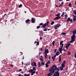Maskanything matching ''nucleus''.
<instances>
[{
  "label": "nucleus",
  "mask_w": 76,
  "mask_h": 76,
  "mask_svg": "<svg viewBox=\"0 0 76 76\" xmlns=\"http://www.w3.org/2000/svg\"><path fill=\"white\" fill-rule=\"evenodd\" d=\"M53 67L54 68V70H58L57 71L55 72L54 74L52 76H59V75L60 73L58 72H59V69L57 67V66L56 65H53Z\"/></svg>",
  "instance_id": "1"
},
{
  "label": "nucleus",
  "mask_w": 76,
  "mask_h": 76,
  "mask_svg": "<svg viewBox=\"0 0 76 76\" xmlns=\"http://www.w3.org/2000/svg\"><path fill=\"white\" fill-rule=\"evenodd\" d=\"M49 72H50L51 73L54 74V72H55V70H54V68L53 67V66H52V67H50L49 69Z\"/></svg>",
  "instance_id": "2"
},
{
  "label": "nucleus",
  "mask_w": 76,
  "mask_h": 76,
  "mask_svg": "<svg viewBox=\"0 0 76 76\" xmlns=\"http://www.w3.org/2000/svg\"><path fill=\"white\" fill-rule=\"evenodd\" d=\"M48 49H47L45 50L44 54H45V58H47V54L49 53Z\"/></svg>",
  "instance_id": "3"
},
{
  "label": "nucleus",
  "mask_w": 76,
  "mask_h": 76,
  "mask_svg": "<svg viewBox=\"0 0 76 76\" xmlns=\"http://www.w3.org/2000/svg\"><path fill=\"white\" fill-rule=\"evenodd\" d=\"M60 26H61L60 24H58L54 26V29H57L58 28V27H60Z\"/></svg>",
  "instance_id": "4"
},
{
  "label": "nucleus",
  "mask_w": 76,
  "mask_h": 76,
  "mask_svg": "<svg viewBox=\"0 0 76 76\" xmlns=\"http://www.w3.org/2000/svg\"><path fill=\"white\" fill-rule=\"evenodd\" d=\"M75 35H73L71 36V40L72 41H75Z\"/></svg>",
  "instance_id": "5"
},
{
  "label": "nucleus",
  "mask_w": 76,
  "mask_h": 76,
  "mask_svg": "<svg viewBox=\"0 0 76 76\" xmlns=\"http://www.w3.org/2000/svg\"><path fill=\"white\" fill-rule=\"evenodd\" d=\"M65 64H66V61H64V62L61 64V66L63 67H65Z\"/></svg>",
  "instance_id": "6"
},
{
  "label": "nucleus",
  "mask_w": 76,
  "mask_h": 76,
  "mask_svg": "<svg viewBox=\"0 0 76 76\" xmlns=\"http://www.w3.org/2000/svg\"><path fill=\"white\" fill-rule=\"evenodd\" d=\"M31 65L36 67L37 66V64L35 62H33L31 63Z\"/></svg>",
  "instance_id": "7"
},
{
  "label": "nucleus",
  "mask_w": 76,
  "mask_h": 76,
  "mask_svg": "<svg viewBox=\"0 0 76 76\" xmlns=\"http://www.w3.org/2000/svg\"><path fill=\"white\" fill-rule=\"evenodd\" d=\"M70 44H70V43H67L66 44V49H67V50H68V48L69 46H70Z\"/></svg>",
  "instance_id": "8"
},
{
  "label": "nucleus",
  "mask_w": 76,
  "mask_h": 76,
  "mask_svg": "<svg viewBox=\"0 0 76 76\" xmlns=\"http://www.w3.org/2000/svg\"><path fill=\"white\" fill-rule=\"evenodd\" d=\"M66 21H67V22H69V21H70V22H72L73 20H72V19H71L70 18H67V20H66Z\"/></svg>",
  "instance_id": "9"
},
{
  "label": "nucleus",
  "mask_w": 76,
  "mask_h": 76,
  "mask_svg": "<svg viewBox=\"0 0 76 76\" xmlns=\"http://www.w3.org/2000/svg\"><path fill=\"white\" fill-rule=\"evenodd\" d=\"M62 49L63 48H59V51L60 52V53H62Z\"/></svg>",
  "instance_id": "10"
},
{
  "label": "nucleus",
  "mask_w": 76,
  "mask_h": 76,
  "mask_svg": "<svg viewBox=\"0 0 76 76\" xmlns=\"http://www.w3.org/2000/svg\"><path fill=\"white\" fill-rule=\"evenodd\" d=\"M61 18V16H59L58 17H56L55 19V20H58V19H60V18Z\"/></svg>",
  "instance_id": "11"
},
{
  "label": "nucleus",
  "mask_w": 76,
  "mask_h": 76,
  "mask_svg": "<svg viewBox=\"0 0 76 76\" xmlns=\"http://www.w3.org/2000/svg\"><path fill=\"white\" fill-rule=\"evenodd\" d=\"M53 73H51V72H50L47 75L48 76H51L52 75H53Z\"/></svg>",
  "instance_id": "12"
},
{
  "label": "nucleus",
  "mask_w": 76,
  "mask_h": 76,
  "mask_svg": "<svg viewBox=\"0 0 76 76\" xmlns=\"http://www.w3.org/2000/svg\"><path fill=\"white\" fill-rule=\"evenodd\" d=\"M47 26V24H46V23L44 24L42 26V27L43 28H45V27H46Z\"/></svg>",
  "instance_id": "13"
},
{
  "label": "nucleus",
  "mask_w": 76,
  "mask_h": 76,
  "mask_svg": "<svg viewBox=\"0 0 76 76\" xmlns=\"http://www.w3.org/2000/svg\"><path fill=\"white\" fill-rule=\"evenodd\" d=\"M35 19L34 18H32L31 19V21L32 23H35Z\"/></svg>",
  "instance_id": "14"
},
{
  "label": "nucleus",
  "mask_w": 76,
  "mask_h": 76,
  "mask_svg": "<svg viewBox=\"0 0 76 76\" xmlns=\"http://www.w3.org/2000/svg\"><path fill=\"white\" fill-rule=\"evenodd\" d=\"M59 54H60V53L59 52H56V55H55V56H56H56H58Z\"/></svg>",
  "instance_id": "15"
},
{
  "label": "nucleus",
  "mask_w": 76,
  "mask_h": 76,
  "mask_svg": "<svg viewBox=\"0 0 76 76\" xmlns=\"http://www.w3.org/2000/svg\"><path fill=\"white\" fill-rule=\"evenodd\" d=\"M34 71H33L32 69H30V70L28 71V72H29V73H32Z\"/></svg>",
  "instance_id": "16"
},
{
  "label": "nucleus",
  "mask_w": 76,
  "mask_h": 76,
  "mask_svg": "<svg viewBox=\"0 0 76 76\" xmlns=\"http://www.w3.org/2000/svg\"><path fill=\"white\" fill-rule=\"evenodd\" d=\"M73 35H75V34H76V30H75L73 32Z\"/></svg>",
  "instance_id": "17"
},
{
  "label": "nucleus",
  "mask_w": 76,
  "mask_h": 76,
  "mask_svg": "<svg viewBox=\"0 0 76 76\" xmlns=\"http://www.w3.org/2000/svg\"><path fill=\"white\" fill-rule=\"evenodd\" d=\"M31 76H32V75H34V73H36V71H33V72H31Z\"/></svg>",
  "instance_id": "18"
},
{
  "label": "nucleus",
  "mask_w": 76,
  "mask_h": 76,
  "mask_svg": "<svg viewBox=\"0 0 76 76\" xmlns=\"http://www.w3.org/2000/svg\"><path fill=\"white\" fill-rule=\"evenodd\" d=\"M37 66H38V67H41V64H40V63H38Z\"/></svg>",
  "instance_id": "19"
},
{
  "label": "nucleus",
  "mask_w": 76,
  "mask_h": 76,
  "mask_svg": "<svg viewBox=\"0 0 76 76\" xmlns=\"http://www.w3.org/2000/svg\"><path fill=\"white\" fill-rule=\"evenodd\" d=\"M43 57L42 56H41V58H40V60H41V61H44V60H43L42 59L43 58Z\"/></svg>",
  "instance_id": "20"
},
{
  "label": "nucleus",
  "mask_w": 76,
  "mask_h": 76,
  "mask_svg": "<svg viewBox=\"0 0 76 76\" xmlns=\"http://www.w3.org/2000/svg\"><path fill=\"white\" fill-rule=\"evenodd\" d=\"M56 55H55L54 57L53 56H52V59H53V60L54 61L55 58H56Z\"/></svg>",
  "instance_id": "21"
},
{
  "label": "nucleus",
  "mask_w": 76,
  "mask_h": 76,
  "mask_svg": "<svg viewBox=\"0 0 76 76\" xmlns=\"http://www.w3.org/2000/svg\"><path fill=\"white\" fill-rule=\"evenodd\" d=\"M34 44H35L36 45H39V42H37L36 41L34 42Z\"/></svg>",
  "instance_id": "22"
},
{
  "label": "nucleus",
  "mask_w": 76,
  "mask_h": 76,
  "mask_svg": "<svg viewBox=\"0 0 76 76\" xmlns=\"http://www.w3.org/2000/svg\"><path fill=\"white\" fill-rule=\"evenodd\" d=\"M73 41H73V40H72L71 39V41H69V43H73Z\"/></svg>",
  "instance_id": "23"
},
{
  "label": "nucleus",
  "mask_w": 76,
  "mask_h": 76,
  "mask_svg": "<svg viewBox=\"0 0 76 76\" xmlns=\"http://www.w3.org/2000/svg\"><path fill=\"white\" fill-rule=\"evenodd\" d=\"M30 21V20H29V19L27 20H26V23H28V22H29Z\"/></svg>",
  "instance_id": "24"
},
{
  "label": "nucleus",
  "mask_w": 76,
  "mask_h": 76,
  "mask_svg": "<svg viewBox=\"0 0 76 76\" xmlns=\"http://www.w3.org/2000/svg\"><path fill=\"white\" fill-rule=\"evenodd\" d=\"M41 64L42 65H44V64H45V62L43 61L42 62Z\"/></svg>",
  "instance_id": "25"
},
{
  "label": "nucleus",
  "mask_w": 76,
  "mask_h": 76,
  "mask_svg": "<svg viewBox=\"0 0 76 76\" xmlns=\"http://www.w3.org/2000/svg\"><path fill=\"white\" fill-rule=\"evenodd\" d=\"M61 34H62V35H65L66 34V33L64 32H62L61 33Z\"/></svg>",
  "instance_id": "26"
},
{
  "label": "nucleus",
  "mask_w": 76,
  "mask_h": 76,
  "mask_svg": "<svg viewBox=\"0 0 76 76\" xmlns=\"http://www.w3.org/2000/svg\"><path fill=\"white\" fill-rule=\"evenodd\" d=\"M63 68H64V67H62V66H60V69L61 70H63Z\"/></svg>",
  "instance_id": "27"
},
{
  "label": "nucleus",
  "mask_w": 76,
  "mask_h": 76,
  "mask_svg": "<svg viewBox=\"0 0 76 76\" xmlns=\"http://www.w3.org/2000/svg\"><path fill=\"white\" fill-rule=\"evenodd\" d=\"M32 70L33 71H34V70H36V69H35V67H33V69H32Z\"/></svg>",
  "instance_id": "28"
},
{
  "label": "nucleus",
  "mask_w": 76,
  "mask_h": 76,
  "mask_svg": "<svg viewBox=\"0 0 76 76\" xmlns=\"http://www.w3.org/2000/svg\"><path fill=\"white\" fill-rule=\"evenodd\" d=\"M54 21H52L50 25H53V24H54Z\"/></svg>",
  "instance_id": "29"
},
{
  "label": "nucleus",
  "mask_w": 76,
  "mask_h": 76,
  "mask_svg": "<svg viewBox=\"0 0 76 76\" xmlns=\"http://www.w3.org/2000/svg\"><path fill=\"white\" fill-rule=\"evenodd\" d=\"M61 45L60 46L61 48H63V45H64V44L62 43L61 44Z\"/></svg>",
  "instance_id": "30"
},
{
  "label": "nucleus",
  "mask_w": 76,
  "mask_h": 76,
  "mask_svg": "<svg viewBox=\"0 0 76 76\" xmlns=\"http://www.w3.org/2000/svg\"><path fill=\"white\" fill-rule=\"evenodd\" d=\"M61 61V58H59V62H60Z\"/></svg>",
  "instance_id": "31"
},
{
  "label": "nucleus",
  "mask_w": 76,
  "mask_h": 76,
  "mask_svg": "<svg viewBox=\"0 0 76 76\" xmlns=\"http://www.w3.org/2000/svg\"><path fill=\"white\" fill-rule=\"evenodd\" d=\"M60 13H59L58 14H57L56 15V16H60Z\"/></svg>",
  "instance_id": "32"
},
{
  "label": "nucleus",
  "mask_w": 76,
  "mask_h": 76,
  "mask_svg": "<svg viewBox=\"0 0 76 76\" xmlns=\"http://www.w3.org/2000/svg\"><path fill=\"white\" fill-rule=\"evenodd\" d=\"M54 44H55V42L54 41H53L52 42V44L53 46H54Z\"/></svg>",
  "instance_id": "33"
},
{
  "label": "nucleus",
  "mask_w": 76,
  "mask_h": 76,
  "mask_svg": "<svg viewBox=\"0 0 76 76\" xmlns=\"http://www.w3.org/2000/svg\"><path fill=\"white\" fill-rule=\"evenodd\" d=\"M65 13V12H64L63 13H62V15H61V16L62 17L63 16H64V14Z\"/></svg>",
  "instance_id": "34"
},
{
  "label": "nucleus",
  "mask_w": 76,
  "mask_h": 76,
  "mask_svg": "<svg viewBox=\"0 0 76 76\" xmlns=\"http://www.w3.org/2000/svg\"><path fill=\"white\" fill-rule=\"evenodd\" d=\"M50 63H51V61H48L47 62V64H50Z\"/></svg>",
  "instance_id": "35"
},
{
  "label": "nucleus",
  "mask_w": 76,
  "mask_h": 76,
  "mask_svg": "<svg viewBox=\"0 0 76 76\" xmlns=\"http://www.w3.org/2000/svg\"><path fill=\"white\" fill-rule=\"evenodd\" d=\"M69 6L70 7H72V4H69Z\"/></svg>",
  "instance_id": "36"
},
{
  "label": "nucleus",
  "mask_w": 76,
  "mask_h": 76,
  "mask_svg": "<svg viewBox=\"0 0 76 76\" xmlns=\"http://www.w3.org/2000/svg\"><path fill=\"white\" fill-rule=\"evenodd\" d=\"M45 66H46V67H48L49 66H48V65L47 64H46Z\"/></svg>",
  "instance_id": "37"
},
{
  "label": "nucleus",
  "mask_w": 76,
  "mask_h": 76,
  "mask_svg": "<svg viewBox=\"0 0 76 76\" xmlns=\"http://www.w3.org/2000/svg\"><path fill=\"white\" fill-rule=\"evenodd\" d=\"M63 43V41H62L60 42V45H61L62 43Z\"/></svg>",
  "instance_id": "38"
},
{
  "label": "nucleus",
  "mask_w": 76,
  "mask_h": 76,
  "mask_svg": "<svg viewBox=\"0 0 76 76\" xmlns=\"http://www.w3.org/2000/svg\"><path fill=\"white\" fill-rule=\"evenodd\" d=\"M41 27V26H37V29H39V28H40Z\"/></svg>",
  "instance_id": "39"
},
{
  "label": "nucleus",
  "mask_w": 76,
  "mask_h": 76,
  "mask_svg": "<svg viewBox=\"0 0 76 76\" xmlns=\"http://www.w3.org/2000/svg\"><path fill=\"white\" fill-rule=\"evenodd\" d=\"M30 64V62H28V64H26V66H28Z\"/></svg>",
  "instance_id": "40"
},
{
  "label": "nucleus",
  "mask_w": 76,
  "mask_h": 76,
  "mask_svg": "<svg viewBox=\"0 0 76 76\" xmlns=\"http://www.w3.org/2000/svg\"><path fill=\"white\" fill-rule=\"evenodd\" d=\"M49 22L48 21H47L46 24H47V25H49Z\"/></svg>",
  "instance_id": "41"
},
{
  "label": "nucleus",
  "mask_w": 76,
  "mask_h": 76,
  "mask_svg": "<svg viewBox=\"0 0 76 76\" xmlns=\"http://www.w3.org/2000/svg\"><path fill=\"white\" fill-rule=\"evenodd\" d=\"M73 13H74L75 15H76V10L74 11V12H73Z\"/></svg>",
  "instance_id": "42"
},
{
  "label": "nucleus",
  "mask_w": 76,
  "mask_h": 76,
  "mask_svg": "<svg viewBox=\"0 0 76 76\" xmlns=\"http://www.w3.org/2000/svg\"><path fill=\"white\" fill-rule=\"evenodd\" d=\"M22 5L20 4L19 6V7H22Z\"/></svg>",
  "instance_id": "43"
},
{
  "label": "nucleus",
  "mask_w": 76,
  "mask_h": 76,
  "mask_svg": "<svg viewBox=\"0 0 76 76\" xmlns=\"http://www.w3.org/2000/svg\"><path fill=\"white\" fill-rule=\"evenodd\" d=\"M73 21H74V22H76V19L73 18Z\"/></svg>",
  "instance_id": "44"
},
{
  "label": "nucleus",
  "mask_w": 76,
  "mask_h": 76,
  "mask_svg": "<svg viewBox=\"0 0 76 76\" xmlns=\"http://www.w3.org/2000/svg\"><path fill=\"white\" fill-rule=\"evenodd\" d=\"M47 31V29L46 28H45V30H43L44 31Z\"/></svg>",
  "instance_id": "45"
},
{
  "label": "nucleus",
  "mask_w": 76,
  "mask_h": 76,
  "mask_svg": "<svg viewBox=\"0 0 76 76\" xmlns=\"http://www.w3.org/2000/svg\"><path fill=\"white\" fill-rule=\"evenodd\" d=\"M71 54V53L70 52H68V55H70V54Z\"/></svg>",
  "instance_id": "46"
},
{
  "label": "nucleus",
  "mask_w": 76,
  "mask_h": 76,
  "mask_svg": "<svg viewBox=\"0 0 76 76\" xmlns=\"http://www.w3.org/2000/svg\"><path fill=\"white\" fill-rule=\"evenodd\" d=\"M18 71L19 72H21V71H22V69H19L18 70Z\"/></svg>",
  "instance_id": "47"
},
{
  "label": "nucleus",
  "mask_w": 76,
  "mask_h": 76,
  "mask_svg": "<svg viewBox=\"0 0 76 76\" xmlns=\"http://www.w3.org/2000/svg\"><path fill=\"white\" fill-rule=\"evenodd\" d=\"M61 6H62V5H61V4H60V5H59V7H61Z\"/></svg>",
  "instance_id": "48"
},
{
  "label": "nucleus",
  "mask_w": 76,
  "mask_h": 76,
  "mask_svg": "<svg viewBox=\"0 0 76 76\" xmlns=\"http://www.w3.org/2000/svg\"><path fill=\"white\" fill-rule=\"evenodd\" d=\"M74 19H76V16H74Z\"/></svg>",
  "instance_id": "49"
},
{
  "label": "nucleus",
  "mask_w": 76,
  "mask_h": 76,
  "mask_svg": "<svg viewBox=\"0 0 76 76\" xmlns=\"http://www.w3.org/2000/svg\"><path fill=\"white\" fill-rule=\"evenodd\" d=\"M67 51V50H66V49H64V52H66V51Z\"/></svg>",
  "instance_id": "50"
},
{
  "label": "nucleus",
  "mask_w": 76,
  "mask_h": 76,
  "mask_svg": "<svg viewBox=\"0 0 76 76\" xmlns=\"http://www.w3.org/2000/svg\"><path fill=\"white\" fill-rule=\"evenodd\" d=\"M57 51V49H55V51H54V53H56Z\"/></svg>",
  "instance_id": "51"
},
{
  "label": "nucleus",
  "mask_w": 76,
  "mask_h": 76,
  "mask_svg": "<svg viewBox=\"0 0 76 76\" xmlns=\"http://www.w3.org/2000/svg\"><path fill=\"white\" fill-rule=\"evenodd\" d=\"M39 25H43V24L42 23H40L39 24Z\"/></svg>",
  "instance_id": "52"
},
{
  "label": "nucleus",
  "mask_w": 76,
  "mask_h": 76,
  "mask_svg": "<svg viewBox=\"0 0 76 76\" xmlns=\"http://www.w3.org/2000/svg\"><path fill=\"white\" fill-rule=\"evenodd\" d=\"M10 66H11V67H13V65L11 64L10 65Z\"/></svg>",
  "instance_id": "53"
},
{
  "label": "nucleus",
  "mask_w": 76,
  "mask_h": 76,
  "mask_svg": "<svg viewBox=\"0 0 76 76\" xmlns=\"http://www.w3.org/2000/svg\"><path fill=\"white\" fill-rule=\"evenodd\" d=\"M75 58H76V53H75Z\"/></svg>",
  "instance_id": "54"
},
{
  "label": "nucleus",
  "mask_w": 76,
  "mask_h": 76,
  "mask_svg": "<svg viewBox=\"0 0 76 76\" xmlns=\"http://www.w3.org/2000/svg\"><path fill=\"white\" fill-rule=\"evenodd\" d=\"M24 76H27V75H26V74H24Z\"/></svg>",
  "instance_id": "55"
},
{
  "label": "nucleus",
  "mask_w": 76,
  "mask_h": 76,
  "mask_svg": "<svg viewBox=\"0 0 76 76\" xmlns=\"http://www.w3.org/2000/svg\"><path fill=\"white\" fill-rule=\"evenodd\" d=\"M61 55H59V58H61Z\"/></svg>",
  "instance_id": "56"
},
{
  "label": "nucleus",
  "mask_w": 76,
  "mask_h": 76,
  "mask_svg": "<svg viewBox=\"0 0 76 76\" xmlns=\"http://www.w3.org/2000/svg\"><path fill=\"white\" fill-rule=\"evenodd\" d=\"M63 1H62L61 2V5H63Z\"/></svg>",
  "instance_id": "57"
},
{
  "label": "nucleus",
  "mask_w": 76,
  "mask_h": 76,
  "mask_svg": "<svg viewBox=\"0 0 76 76\" xmlns=\"http://www.w3.org/2000/svg\"><path fill=\"white\" fill-rule=\"evenodd\" d=\"M65 17H67V15H65Z\"/></svg>",
  "instance_id": "58"
},
{
  "label": "nucleus",
  "mask_w": 76,
  "mask_h": 76,
  "mask_svg": "<svg viewBox=\"0 0 76 76\" xmlns=\"http://www.w3.org/2000/svg\"><path fill=\"white\" fill-rule=\"evenodd\" d=\"M40 39L41 40V39H42V38L41 37H40Z\"/></svg>",
  "instance_id": "59"
},
{
  "label": "nucleus",
  "mask_w": 76,
  "mask_h": 76,
  "mask_svg": "<svg viewBox=\"0 0 76 76\" xmlns=\"http://www.w3.org/2000/svg\"><path fill=\"white\" fill-rule=\"evenodd\" d=\"M23 59H24V56H23V58H22L23 60Z\"/></svg>",
  "instance_id": "60"
},
{
  "label": "nucleus",
  "mask_w": 76,
  "mask_h": 76,
  "mask_svg": "<svg viewBox=\"0 0 76 76\" xmlns=\"http://www.w3.org/2000/svg\"><path fill=\"white\" fill-rule=\"evenodd\" d=\"M40 50H41V51H42V48H41V49H40Z\"/></svg>",
  "instance_id": "61"
},
{
  "label": "nucleus",
  "mask_w": 76,
  "mask_h": 76,
  "mask_svg": "<svg viewBox=\"0 0 76 76\" xmlns=\"http://www.w3.org/2000/svg\"><path fill=\"white\" fill-rule=\"evenodd\" d=\"M26 76H29V74H28Z\"/></svg>",
  "instance_id": "62"
},
{
  "label": "nucleus",
  "mask_w": 76,
  "mask_h": 76,
  "mask_svg": "<svg viewBox=\"0 0 76 76\" xmlns=\"http://www.w3.org/2000/svg\"><path fill=\"white\" fill-rule=\"evenodd\" d=\"M22 76V75L21 74H20L19 75H18V76Z\"/></svg>",
  "instance_id": "63"
},
{
  "label": "nucleus",
  "mask_w": 76,
  "mask_h": 76,
  "mask_svg": "<svg viewBox=\"0 0 76 76\" xmlns=\"http://www.w3.org/2000/svg\"><path fill=\"white\" fill-rule=\"evenodd\" d=\"M75 5H76V1H75Z\"/></svg>",
  "instance_id": "64"
}]
</instances>
